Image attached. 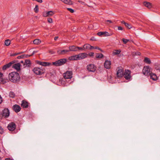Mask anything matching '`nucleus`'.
I'll use <instances>...</instances> for the list:
<instances>
[{
	"label": "nucleus",
	"mask_w": 160,
	"mask_h": 160,
	"mask_svg": "<svg viewBox=\"0 0 160 160\" xmlns=\"http://www.w3.org/2000/svg\"><path fill=\"white\" fill-rule=\"evenodd\" d=\"M156 69L157 71H158L159 72H160V67L158 68H157Z\"/></svg>",
	"instance_id": "obj_50"
},
{
	"label": "nucleus",
	"mask_w": 160,
	"mask_h": 160,
	"mask_svg": "<svg viewBox=\"0 0 160 160\" xmlns=\"http://www.w3.org/2000/svg\"><path fill=\"white\" fill-rule=\"evenodd\" d=\"M33 71L36 74L39 75L43 74L45 72V69L43 68L36 67L34 68Z\"/></svg>",
	"instance_id": "obj_5"
},
{
	"label": "nucleus",
	"mask_w": 160,
	"mask_h": 160,
	"mask_svg": "<svg viewBox=\"0 0 160 160\" xmlns=\"http://www.w3.org/2000/svg\"><path fill=\"white\" fill-rule=\"evenodd\" d=\"M14 61H12L4 65L2 67V70H7V69L9 68L12 64H14Z\"/></svg>",
	"instance_id": "obj_14"
},
{
	"label": "nucleus",
	"mask_w": 160,
	"mask_h": 160,
	"mask_svg": "<svg viewBox=\"0 0 160 160\" xmlns=\"http://www.w3.org/2000/svg\"><path fill=\"white\" fill-rule=\"evenodd\" d=\"M96 68V67L94 64H88L87 66V69L89 72H94Z\"/></svg>",
	"instance_id": "obj_6"
},
{
	"label": "nucleus",
	"mask_w": 160,
	"mask_h": 160,
	"mask_svg": "<svg viewBox=\"0 0 160 160\" xmlns=\"http://www.w3.org/2000/svg\"><path fill=\"white\" fill-rule=\"evenodd\" d=\"M12 108L13 110L16 112H18L21 109L20 107L17 104H15L13 105Z\"/></svg>",
	"instance_id": "obj_16"
},
{
	"label": "nucleus",
	"mask_w": 160,
	"mask_h": 160,
	"mask_svg": "<svg viewBox=\"0 0 160 160\" xmlns=\"http://www.w3.org/2000/svg\"><path fill=\"white\" fill-rule=\"evenodd\" d=\"M149 76H150V78L153 80H156L157 79V77L156 74L151 73Z\"/></svg>",
	"instance_id": "obj_23"
},
{
	"label": "nucleus",
	"mask_w": 160,
	"mask_h": 160,
	"mask_svg": "<svg viewBox=\"0 0 160 160\" xmlns=\"http://www.w3.org/2000/svg\"><path fill=\"white\" fill-rule=\"evenodd\" d=\"M8 77L10 81L13 82L18 81L20 78L19 74L15 72L10 73L8 75Z\"/></svg>",
	"instance_id": "obj_1"
},
{
	"label": "nucleus",
	"mask_w": 160,
	"mask_h": 160,
	"mask_svg": "<svg viewBox=\"0 0 160 160\" xmlns=\"http://www.w3.org/2000/svg\"><path fill=\"white\" fill-rule=\"evenodd\" d=\"M144 61L145 62L148 64H150L151 63V62L149 58H145L144 59Z\"/></svg>",
	"instance_id": "obj_31"
},
{
	"label": "nucleus",
	"mask_w": 160,
	"mask_h": 160,
	"mask_svg": "<svg viewBox=\"0 0 160 160\" xmlns=\"http://www.w3.org/2000/svg\"><path fill=\"white\" fill-rule=\"evenodd\" d=\"M66 4L69 5L72 4V2L70 0H60Z\"/></svg>",
	"instance_id": "obj_26"
},
{
	"label": "nucleus",
	"mask_w": 160,
	"mask_h": 160,
	"mask_svg": "<svg viewBox=\"0 0 160 160\" xmlns=\"http://www.w3.org/2000/svg\"><path fill=\"white\" fill-rule=\"evenodd\" d=\"M31 66L30 61L28 59H26L25 60L23 64V67L24 68L26 67H30Z\"/></svg>",
	"instance_id": "obj_17"
},
{
	"label": "nucleus",
	"mask_w": 160,
	"mask_h": 160,
	"mask_svg": "<svg viewBox=\"0 0 160 160\" xmlns=\"http://www.w3.org/2000/svg\"><path fill=\"white\" fill-rule=\"evenodd\" d=\"M106 21L107 22H109L110 23H112V22L110 20H107Z\"/></svg>",
	"instance_id": "obj_52"
},
{
	"label": "nucleus",
	"mask_w": 160,
	"mask_h": 160,
	"mask_svg": "<svg viewBox=\"0 0 160 160\" xmlns=\"http://www.w3.org/2000/svg\"><path fill=\"white\" fill-rule=\"evenodd\" d=\"M69 50H68L69 52V51H77V47L75 46L72 45L70 46L69 47Z\"/></svg>",
	"instance_id": "obj_22"
},
{
	"label": "nucleus",
	"mask_w": 160,
	"mask_h": 160,
	"mask_svg": "<svg viewBox=\"0 0 160 160\" xmlns=\"http://www.w3.org/2000/svg\"><path fill=\"white\" fill-rule=\"evenodd\" d=\"M37 52H38V51H34L32 52V55H29V56H32V55H34L35 53H37Z\"/></svg>",
	"instance_id": "obj_46"
},
{
	"label": "nucleus",
	"mask_w": 160,
	"mask_h": 160,
	"mask_svg": "<svg viewBox=\"0 0 160 160\" xmlns=\"http://www.w3.org/2000/svg\"><path fill=\"white\" fill-rule=\"evenodd\" d=\"M121 23H122V24H123L125 25V23H126V22H125L124 21H122L121 22Z\"/></svg>",
	"instance_id": "obj_55"
},
{
	"label": "nucleus",
	"mask_w": 160,
	"mask_h": 160,
	"mask_svg": "<svg viewBox=\"0 0 160 160\" xmlns=\"http://www.w3.org/2000/svg\"><path fill=\"white\" fill-rule=\"evenodd\" d=\"M2 118H3L2 117V115L1 114V112H0V118L1 119H2Z\"/></svg>",
	"instance_id": "obj_56"
},
{
	"label": "nucleus",
	"mask_w": 160,
	"mask_h": 160,
	"mask_svg": "<svg viewBox=\"0 0 160 160\" xmlns=\"http://www.w3.org/2000/svg\"><path fill=\"white\" fill-rule=\"evenodd\" d=\"M91 46H91L89 44H85L84 45H83L84 50L85 49H91Z\"/></svg>",
	"instance_id": "obj_27"
},
{
	"label": "nucleus",
	"mask_w": 160,
	"mask_h": 160,
	"mask_svg": "<svg viewBox=\"0 0 160 160\" xmlns=\"http://www.w3.org/2000/svg\"><path fill=\"white\" fill-rule=\"evenodd\" d=\"M33 42L34 44H38L40 43L41 41L39 39H36L33 41Z\"/></svg>",
	"instance_id": "obj_28"
},
{
	"label": "nucleus",
	"mask_w": 160,
	"mask_h": 160,
	"mask_svg": "<svg viewBox=\"0 0 160 160\" xmlns=\"http://www.w3.org/2000/svg\"><path fill=\"white\" fill-rule=\"evenodd\" d=\"M58 37H55L54 38V40H57V39H58Z\"/></svg>",
	"instance_id": "obj_54"
},
{
	"label": "nucleus",
	"mask_w": 160,
	"mask_h": 160,
	"mask_svg": "<svg viewBox=\"0 0 160 160\" xmlns=\"http://www.w3.org/2000/svg\"><path fill=\"white\" fill-rule=\"evenodd\" d=\"M2 117L4 118H8L10 115V112L9 109L7 108H5L1 112Z\"/></svg>",
	"instance_id": "obj_3"
},
{
	"label": "nucleus",
	"mask_w": 160,
	"mask_h": 160,
	"mask_svg": "<svg viewBox=\"0 0 160 160\" xmlns=\"http://www.w3.org/2000/svg\"><path fill=\"white\" fill-rule=\"evenodd\" d=\"M88 54L86 53H82L77 54L78 60L84 59L87 57Z\"/></svg>",
	"instance_id": "obj_11"
},
{
	"label": "nucleus",
	"mask_w": 160,
	"mask_h": 160,
	"mask_svg": "<svg viewBox=\"0 0 160 160\" xmlns=\"http://www.w3.org/2000/svg\"><path fill=\"white\" fill-rule=\"evenodd\" d=\"M37 63L43 66H48L51 64V63L49 62H42L39 61H37Z\"/></svg>",
	"instance_id": "obj_18"
},
{
	"label": "nucleus",
	"mask_w": 160,
	"mask_h": 160,
	"mask_svg": "<svg viewBox=\"0 0 160 160\" xmlns=\"http://www.w3.org/2000/svg\"><path fill=\"white\" fill-rule=\"evenodd\" d=\"M118 30H122L123 28L121 26H118Z\"/></svg>",
	"instance_id": "obj_47"
},
{
	"label": "nucleus",
	"mask_w": 160,
	"mask_h": 160,
	"mask_svg": "<svg viewBox=\"0 0 160 160\" xmlns=\"http://www.w3.org/2000/svg\"><path fill=\"white\" fill-rule=\"evenodd\" d=\"M111 63L110 61L106 60L104 63V65L105 68L109 69L111 68Z\"/></svg>",
	"instance_id": "obj_15"
},
{
	"label": "nucleus",
	"mask_w": 160,
	"mask_h": 160,
	"mask_svg": "<svg viewBox=\"0 0 160 160\" xmlns=\"http://www.w3.org/2000/svg\"><path fill=\"white\" fill-rule=\"evenodd\" d=\"M34 10L36 13H37L38 12V5H36L35 6Z\"/></svg>",
	"instance_id": "obj_36"
},
{
	"label": "nucleus",
	"mask_w": 160,
	"mask_h": 160,
	"mask_svg": "<svg viewBox=\"0 0 160 160\" xmlns=\"http://www.w3.org/2000/svg\"><path fill=\"white\" fill-rule=\"evenodd\" d=\"M112 33H110V34H109V33L107 32H100L97 33V35L98 36H101L102 35H103L104 36H111L112 35Z\"/></svg>",
	"instance_id": "obj_13"
},
{
	"label": "nucleus",
	"mask_w": 160,
	"mask_h": 160,
	"mask_svg": "<svg viewBox=\"0 0 160 160\" xmlns=\"http://www.w3.org/2000/svg\"><path fill=\"white\" fill-rule=\"evenodd\" d=\"M3 74L2 73L0 72V78H2L3 76Z\"/></svg>",
	"instance_id": "obj_51"
},
{
	"label": "nucleus",
	"mask_w": 160,
	"mask_h": 160,
	"mask_svg": "<svg viewBox=\"0 0 160 160\" xmlns=\"http://www.w3.org/2000/svg\"><path fill=\"white\" fill-rule=\"evenodd\" d=\"M121 52V51L120 50H115L113 53L114 55H118Z\"/></svg>",
	"instance_id": "obj_32"
},
{
	"label": "nucleus",
	"mask_w": 160,
	"mask_h": 160,
	"mask_svg": "<svg viewBox=\"0 0 160 160\" xmlns=\"http://www.w3.org/2000/svg\"><path fill=\"white\" fill-rule=\"evenodd\" d=\"M20 62L22 64H23H23L24 63V62H23V61H20Z\"/></svg>",
	"instance_id": "obj_57"
},
{
	"label": "nucleus",
	"mask_w": 160,
	"mask_h": 160,
	"mask_svg": "<svg viewBox=\"0 0 160 160\" xmlns=\"http://www.w3.org/2000/svg\"><path fill=\"white\" fill-rule=\"evenodd\" d=\"M67 60L66 59H62L52 62L53 65L56 66H61L64 64L66 62Z\"/></svg>",
	"instance_id": "obj_4"
},
{
	"label": "nucleus",
	"mask_w": 160,
	"mask_h": 160,
	"mask_svg": "<svg viewBox=\"0 0 160 160\" xmlns=\"http://www.w3.org/2000/svg\"><path fill=\"white\" fill-rule=\"evenodd\" d=\"M39 3H42V0H34Z\"/></svg>",
	"instance_id": "obj_48"
},
{
	"label": "nucleus",
	"mask_w": 160,
	"mask_h": 160,
	"mask_svg": "<svg viewBox=\"0 0 160 160\" xmlns=\"http://www.w3.org/2000/svg\"><path fill=\"white\" fill-rule=\"evenodd\" d=\"M54 13V12L52 11L45 12L42 13V16L44 17H50L52 16Z\"/></svg>",
	"instance_id": "obj_12"
},
{
	"label": "nucleus",
	"mask_w": 160,
	"mask_h": 160,
	"mask_svg": "<svg viewBox=\"0 0 160 160\" xmlns=\"http://www.w3.org/2000/svg\"><path fill=\"white\" fill-rule=\"evenodd\" d=\"M117 70V76L118 77H122L123 76V69L122 67L118 68Z\"/></svg>",
	"instance_id": "obj_9"
},
{
	"label": "nucleus",
	"mask_w": 160,
	"mask_h": 160,
	"mask_svg": "<svg viewBox=\"0 0 160 160\" xmlns=\"http://www.w3.org/2000/svg\"><path fill=\"white\" fill-rule=\"evenodd\" d=\"M49 52L52 54L54 53L51 50L49 51Z\"/></svg>",
	"instance_id": "obj_53"
},
{
	"label": "nucleus",
	"mask_w": 160,
	"mask_h": 160,
	"mask_svg": "<svg viewBox=\"0 0 160 160\" xmlns=\"http://www.w3.org/2000/svg\"><path fill=\"white\" fill-rule=\"evenodd\" d=\"M131 71L129 70H126L123 74V76L126 80H128L131 78Z\"/></svg>",
	"instance_id": "obj_7"
},
{
	"label": "nucleus",
	"mask_w": 160,
	"mask_h": 160,
	"mask_svg": "<svg viewBox=\"0 0 160 160\" xmlns=\"http://www.w3.org/2000/svg\"><path fill=\"white\" fill-rule=\"evenodd\" d=\"M68 59L70 61L78 60V59L77 55L70 56L68 58Z\"/></svg>",
	"instance_id": "obj_24"
},
{
	"label": "nucleus",
	"mask_w": 160,
	"mask_h": 160,
	"mask_svg": "<svg viewBox=\"0 0 160 160\" xmlns=\"http://www.w3.org/2000/svg\"><path fill=\"white\" fill-rule=\"evenodd\" d=\"M22 103L21 104V106L23 108H27L28 106V102L25 100H22Z\"/></svg>",
	"instance_id": "obj_21"
},
{
	"label": "nucleus",
	"mask_w": 160,
	"mask_h": 160,
	"mask_svg": "<svg viewBox=\"0 0 160 160\" xmlns=\"http://www.w3.org/2000/svg\"><path fill=\"white\" fill-rule=\"evenodd\" d=\"M0 160H1L0 159Z\"/></svg>",
	"instance_id": "obj_61"
},
{
	"label": "nucleus",
	"mask_w": 160,
	"mask_h": 160,
	"mask_svg": "<svg viewBox=\"0 0 160 160\" xmlns=\"http://www.w3.org/2000/svg\"><path fill=\"white\" fill-rule=\"evenodd\" d=\"M48 21L49 23H52V20L51 18H48Z\"/></svg>",
	"instance_id": "obj_41"
},
{
	"label": "nucleus",
	"mask_w": 160,
	"mask_h": 160,
	"mask_svg": "<svg viewBox=\"0 0 160 160\" xmlns=\"http://www.w3.org/2000/svg\"><path fill=\"white\" fill-rule=\"evenodd\" d=\"M9 96L10 97L13 98L15 96V94L13 92H10L9 93Z\"/></svg>",
	"instance_id": "obj_34"
},
{
	"label": "nucleus",
	"mask_w": 160,
	"mask_h": 160,
	"mask_svg": "<svg viewBox=\"0 0 160 160\" xmlns=\"http://www.w3.org/2000/svg\"><path fill=\"white\" fill-rule=\"evenodd\" d=\"M143 4L145 6L149 8H150L152 7L151 3L149 2H145Z\"/></svg>",
	"instance_id": "obj_25"
},
{
	"label": "nucleus",
	"mask_w": 160,
	"mask_h": 160,
	"mask_svg": "<svg viewBox=\"0 0 160 160\" xmlns=\"http://www.w3.org/2000/svg\"><path fill=\"white\" fill-rule=\"evenodd\" d=\"M72 71H67L64 74L63 76L65 79H70L72 77Z\"/></svg>",
	"instance_id": "obj_10"
},
{
	"label": "nucleus",
	"mask_w": 160,
	"mask_h": 160,
	"mask_svg": "<svg viewBox=\"0 0 160 160\" xmlns=\"http://www.w3.org/2000/svg\"><path fill=\"white\" fill-rule=\"evenodd\" d=\"M21 53V52H20V53H13V54H11V56H15L16 55H17L20 53Z\"/></svg>",
	"instance_id": "obj_43"
},
{
	"label": "nucleus",
	"mask_w": 160,
	"mask_h": 160,
	"mask_svg": "<svg viewBox=\"0 0 160 160\" xmlns=\"http://www.w3.org/2000/svg\"><path fill=\"white\" fill-rule=\"evenodd\" d=\"M77 50H81V51H83V50H84V48H83V47H77Z\"/></svg>",
	"instance_id": "obj_40"
},
{
	"label": "nucleus",
	"mask_w": 160,
	"mask_h": 160,
	"mask_svg": "<svg viewBox=\"0 0 160 160\" xmlns=\"http://www.w3.org/2000/svg\"><path fill=\"white\" fill-rule=\"evenodd\" d=\"M93 55H94V53L92 52H90L88 54L89 56L90 57L93 56Z\"/></svg>",
	"instance_id": "obj_45"
},
{
	"label": "nucleus",
	"mask_w": 160,
	"mask_h": 160,
	"mask_svg": "<svg viewBox=\"0 0 160 160\" xmlns=\"http://www.w3.org/2000/svg\"><path fill=\"white\" fill-rule=\"evenodd\" d=\"M67 10L72 13H73L74 12V10L71 8H67Z\"/></svg>",
	"instance_id": "obj_42"
},
{
	"label": "nucleus",
	"mask_w": 160,
	"mask_h": 160,
	"mask_svg": "<svg viewBox=\"0 0 160 160\" xmlns=\"http://www.w3.org/2000/svg\"><path fill=\"white\" fill-rule=\"evenodd\" d=\"M4 132V130L2 127L0 126V133L2 134Z\"/></svg>",
	"instance_id": "obj_39"
},
{
	"label": "nucleus",
	"mask_w": 160,
	"mask_h": 160,
	"mask_svg": "<svg viewBox=\"0 0 160 160\" xmlns=\"http://www.w3.org/2000/svg\"><path fill=\"white\" fill-rule=\"evenodd\" d=\"M125 25L126 27L127 28L129 29H130L132 28V26L131 25L129 24L128 23L126 22V23H125Z\"/></svg>",
	"instance_id": "obj_35"
},
{
	"label": "nucleus",
	"mask_w": 160,
	"mask_h": 160,
	"mask_svg": "<svg viewBox=\"0 0 160 160\" xmlns=\"http://www.w3.org/2000/svg\"><path fill=\"white\" fill-rule=\"evenodd\" d=\"M151 71L152 69L149 66H145L142 70V73L145 75L149 76L152 73Z\"/></svg>",
	"instance_id": "obj_2"
},
{
	"label": "nucleus",
	"mask_w": 160,
	"mask_h": 160,
	"mask_svg": "<svg viewBox=\"0 0 160 160\" xmlns=\"http://www.w3.org/2000/svg\"><path fill=\"white\" fill-rule=\"evenodd\" d=\"M11 43V41L9 39H7L5 41V44L6 46H9Z\"/></svg>",
	"instance_id": "obj_30"
},
{
	"label": "nucleus",
	"mask_w": 160,
	"mask_h": 160,
	"mask_svg": "<svg viewBox=\"0 0 160 160\" xmlns=\"http://www.w3.org/2000/svg\"><path fill=\"white\" fill-rule=\"evenodd\" d=\"M2 101V98L1 97L0 95V104H1Z\"/></svg>",
	"instance_id": "obj_49"
},
{
	"label": "nucleus",
	"mask_w": 160,
	"mask_h": 160,
	"mask_svg": "<svg viewBox=\"0 0 160 160\" xmlns=\"http://www.w3.org/2000/svg\"><path fill=\"white\" fill-rule=\"evenodd\" d=\"M93 40V39H91V40Z\"/></svg>",
	"instance_id": "obj_60"
},
{
	"label": "nucleus",
	"mask_w": 160,
	"mask_h": 160,
	"mask_svg": "<svg viewBox=\"0 0 160 160\" xmlns=\"http://www.w3.org/2000/svg\"><path fill=\"white\" fill-rule=\"evenodd\" d=\"M12 68L15 69L17 71H19L20 70V64L19 63H18L15 64H13Z\"/></svg>",
	"instance_id": "obj_19"
},
{
	"label": "nucleus",
	"mask_w": 160,
	"mask_h": 160,
	"mask_svg": "<svg viewBox=\"0 0 160 160\" xmlns=\"http://www.w3.org/2000/svg\"><path fill=\"white\" fill-rule=\"evenodd\" d=\"M6 82V81L3 79L2 78H0V83L4 84Z\"/></svg>",
	"instance_id": "obj_37"
},
{
	"label": "nucleus",
	"mask_w": 160,
	"mask_h": 160,
	"mask_svg": "<svg viewBox=\"0 0 160 160\" xmlns=\"http://www.w3.org/2000/svg\"><path fill=\"white\" fill-rule=\"evenodd\" d=\"M103 57V55L102 53H97L96 58H102Z\"/></svg>",
	"instance_id": "obj_29"
},
{
	"label": "nucleus",
	"mask_w": 160,
	"mask_h": 160,
	"mask_svg": "<svg viewBox=\"0 0 160 160\" xmlns=\"http://www.w3.org/2000/svg\"><path fill=\"white\" fill-rule=\"evenodd\" d=\"M24 55H22L19 56H18V57H17V58L18 59L22 58H24Z\"/></svg>",
	"instance_id": "obj_44"
},
{
	"label": "nucleus",
	"mask_w": 160,
	"mask_h": 160,
	"mask_svg": "<svg viewBox=\"0 0 160 160\" xmlns=\"http://www.w3.org/2000/svg\"><path fill=\"white\" fill-rule=\"evenodd\" d=\"M93 40V39H91V40Z\"/></svg>",
	"instance_id": "obj_59"
},
{
	"label": "nucleus",
	"mask_w": 160,
	"mask_h": 160,
	"mask_svg": "<svg viewBox=\"0 0 160 160\" xmlns=\"http://www.w3.org/2000/svg\"><path fill=\"white\" fill-rule=\"evenodd\" d=\"M122 41L124 44H126L129 41V39L123 38L122 39Z\"/></svg>",
	"instance_id": "obj_38"
},
{
	"label": "nucleus",
	"mask_w": 160,
	"mask_h": 160,
	"mask_svg": "<svg viewBox=\"0 0 160 160\" xmlns=\"http://www.w3.org/2000/svg\"><path fill=\"white\" fill-rule=\"evenodd\" d=\"M68 52H69L68 50H58L57 51L58 54L59 55H64Z\"/></svg>",
	"instance_id": "obj_20"
},
{
	"label": "nucleus",
	"mask_w": 160,
	"mask_h": 160,
	"mask_svg": "<svg viewBox=\"0 0 160 160\" xmlns=\"http://www.w3.org/2000/svg\"><path fill=\"white\" fill-rule=\"evenodd\" d=\"M7 128L10 131H14L16 128L15 124L13 122H10L8 125Z\"/></svg>",
	"instance_id": "obj_8"
},
{
	"label": "nucleus",
	"mask_w": 160,
	"mask_h": 160,
	"mask_svg": "<svg viewBox=\"0 0 160 160\" xmlns=\"http://www.w3.org/2000/svg\"><path fill=\"white\" fill-rule=\"evenodd\" d=\"M98 49L100 50L101 52H103V51L99 48L98 47L91 46V49Z\"/></svg>",
	"instance_id": "obj_33"
},
{
	"label": "nucleus",
	"mask_w": 160,
	"mask_h": 160,
	"mask_svg": "<svg viewBox=\"0 0 160 160\" xmlns=\"http://www.w3.org/2000/svg\"><path fill=\"white\" fill-rule=\"evenodd\" d=\"M140 54V53L139 52H138L137 53V55H139Z\"/></svg>",
	"instance_id": "obj_58"
}]
</instances>
